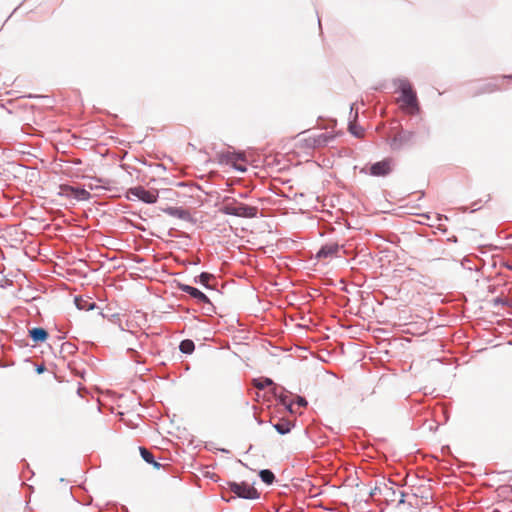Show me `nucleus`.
Listing matches in <instances>:
<instances>
[{
	"label": "nucleus",
	"instance_id": "1",
	"mask_svg": "<svg viewBox=\"0 0 512 512\" xmlns=\"http://www.w3.org/2000/svg\"><path fill=\"white\" fill-rule=\"evenodd\" d=\"M395 85L401 92V96L398 99L401 109L411 115L417 114L420 108L416 93L410 82L407 79H397Z\"/></svg>",
	"mask_w": 512,
	"mask_h": 512
},
{
	"label": "nucleus",
	"instance_id": "2",
	"mask_svg": "<svg viewBox=\"0 0 512 512\" xmlns=\"http://www.w3.org/2000/svg\"><path fill=\"white\" fill-rule=\"evenodd\" d=\"M219 212L225 215H232L244 218H254L257 216L258 208L237 201L232 197H225L219 207Z\"/></svg>",
	"mask_w": 512,
	"mask_h": 512
},
{
	"label": "nucleus",
	"instance_id": "3",
	"mask_svg": "<svg viewBox=\"0 0 512 512\" xmlns=\"http://www.w3.org/2000/svg\"><path fill=\"white\" fill-rule=\"evenodd\" d=\"M254 385L258 389H264L265 387L272 386L271 391H272L273 395L279 399L281 404H283L290 411H292L293 402H291L288 399V396L284 394V392H286V390L283 387L274 384L272 379H270V378L255 379Z\"/></svg>",
	"mask_w": 512,
	"mask_h": 512
},
{
	"label": "nucleus",
	"instance_id": "4",
	"mask_svg": "<svg viewBox=\"0 0 512 512\" xmlns=\"http://www.w3.org/2000/svg\"><path fill=\"white\" fill-rule=\"evenodd\" d=\"M228 488L235 494L236 497L254 500L260 497V493L247 482H234L230 481L227 483Z\"/></svg>",
	"mask_w": 512,
	"mask_h": 512
},
{
	"label": "nucleus",
	"instance_id": "5",
	"mask_svg": "<svg viewBox=\"0 0 512 512\" xmlns=\"http://www.w3.org/2000/svg\"><path fill=\"white\" fill-rule=\"evenodd\" d=\"M129 198H137L138 200L147 203L154 204L158 199V191L155 189L147 190L142 186L130 188L128 190Z\"/></svg>",
	"mask_w": 512,
	"mask_h": 512
},
{
	"label": "nucleus",
	"instance_id": "6",
	"mask_svg": "<svg viewBox=\"0 0 512 512\" xmlns=\"http://www.w3.org/2000/svg\"><path fill=\"white\" fill-rule=\"evenodd\" d=\"M415 137V133L408 130H401L394 135L390 141V147L392 150H400L403 147L412 144Z\"/></svg>",
	"mask_w": 512,
	"mask_h": 512
},
{
	"label": "nucleus",
	"instance_id": "7",
	"mask_svg": "<svg viewBox=\"0 0 512 512\" xmlns=\"http://www.w3.org/2000/svg\"><path fill=\"white\" fill-rule=\"evenodd\" d=\"M370 174L372 176H386L392 170V160L384 159L382 161L376 162L370 166Z\"/></svg>",
	"mask_w": 512,
	"mask_h": 512
},
{
	"label": "nucleus",
	"instance_id": "8",
	"mask_svg": "<svg viewBox=\"0 0 512 512\" xmlns=\"http://www.w3.org/2000/svg\"><path fill=\"white\" fill-rule=\"evenodd\" d=\"M350 116L353 118L349 121V132L357 138H361L364 135V130L362 127L357 125L356 120L358 118V108H356V104H352L350 107Z\"/></svg>",
	"mask_w": 512,
	"mask_h": 512
},
{
	"label": "nucleus",
	"instance_id": "9",
	"mask_svg": "<svg viewBox=\"0 0 512 512\" xmlns=\"http://www.w3.org/2000/svg\"><path fill=\"white\" fill-rule=\"evenodd\" d=\"M180 290L189 294L200 303L211 304L209 298L202 291L193 286L182 284L180 285Z\"/></svg>",
	"mask_w": 512,
	"mask_h": 512
},
{
	"label": "nucleus",
	"instance_id": "10",
	"mask_svg": "<svg viewBox=\"0 0 512 512\" xmlns=\"http://www.w3.org/2000/svg\"><path fill=\"white\" fill-rule=\"evenodd\" d=\"M340 249V246L337 243H329L323 245L320 250L317 252L316 257L318 259H326L335 256Z\"/></svg>",
	"mask_w": 512,
	"mask_h": 512
},
{
	"label": "nucleus",
	"instance_id": "11",
	"mask_svg": "<svg viewBox=\"0 0 512 512\" xmlns=\"http://www.w3.org/2000/svg\"><path fill=\"white\" fill-rule=\"evenodd\" d=\"M164 212L167 215H170L172 217L184 220V221H190L191 220V214L188 210L183 209L182 207H167L164 209Z\"/></svg>",
	"mask_w": 512,
	"mask_h": 512
},
{
	"label": "nucleus",
	"instance_id": "12",
	"mask_svg": "<svg viewBox=\"0 0 512 512\" xmlns=\"http://www.w3.org/2000/svg\"><path fill=\"white\" fill-rule=\"evenodd\" d=\"M29 336L35 343H38L44 342L48 337V333L44 328L35 327L29 330Z\"/></svg>",
	"mask_w": 512,
	"mask_h": 512
},
{
	"label": "nucleus",
	"instance_id": "13",
	"mask_svg": "<svg viewBox=\"0 0 512 512\" xmlns=\"http://www.w3.org/2000/svg\"><path fill=\"white\" fill-rule=\"evenodd\" d=\"M140 454L144 461L152 464L154 467L159 468L160 464L154 460L153 454L146 448L140 447Z\"/></svg>",
	"mask_w": 512,
	"mask_h": 512
},
{
	"label": "nucleus",
	"instance_id": "14",
	"mask_svg": "<svg viewBox=\"0 0 512 512\" xmlns=\"http://www.w3.org/2000/svg\"><path fill=\"white\" fill-rule=\"evenodd\" d=\"M260 479L267 485H271L275 481L274 473L269 469H263L259 472Z\"/></svg>",
	"mask_w": 512,
	"mask_h": 512
},
{
	"label": "nucleus",
	"instance_id": "15",
	"mask_svg": "<svg viewBox=\"0 0 512 512\" xmlns=\"http://www.w3.org/2000/svg\"><path fill=\"white\" fill-rule=\"evenodd\" d=\"M179 349L184 354H191L195 349V344L190 339H185L180 342Z\"/></svg>",
	"mask_w": 512,
	"mask_h": 512
},
{
	"label": "nucleus",
	"instance_id": "16",
	"mask_svg": "<svg viewBox=\"0 0 512 512\" xmlns=\"http://www.w3.org/2000/svg\"><path fill=\"white\" fill-rule=\"evenodd\" d=\"M75 304L80 310H92L95 308L96 304L94 302H89L83 299L75 298Z\"/></svg>",
	"mask_w": 512,
	"mask_h": 512
},
{
	"label": "nucleus",
	"instance_id": "17",
	"mask_svg": "<svg viewBox=\"0 0 512 512\" xmlns=\"http://www.w3.org/2000/svg\"><path fill=\"white\" fill-rule=\"evenodd\" d=\"M213 278V276L207 272H202L198 277L195 278L196 283H200L206 288H209V281Z\"/></svg>",
	"mask_w": 512,
	"mask_h": 512
},
{
	"label": "nucleus",
	"instance_id": "18",
	"mask_svg": "<svg viewBox=\"0 0 512 512\" xmlns=\"http://www.w3.org/2000/svg\"><path fill=\"white\" fill-rule=\"evenodd\" d=\"M274 428L279 434L285 435L290 432L291 425L289 422H278L274 425Z\"/></svg>",
	"mask_w": 512,
	"mask_h": 512
},
{
	"label": "nucleus",
	"instance_id": "19",
	"mask_svg": "<svg viewBox=\"0 0 512 512\" xmlns=\"http://www.w3.org/2000/svg\"><path fill=\"white\" fill-rule=\"evenodd\" d=\"M70 190L74 193V196L78 200H87L90 197V194L85 189L73 188L70 187Z\"/></svg>",
	"mask_w": 512,
	"mask_h": 512
},
{
	"label": "nucleus",
	"instance_id": "20",
	"mask_svg": "<svg viewBox=\"0 0 512 512\" xmlns=\"http://www.w3.org/2000/svg\"><path fill=\"white\" fill-rule=\"evenodd\" d=\"M295 403L299 406V407H306L308 402L307 400L302 397V396H296L295 398Z\"/></svg>",
	"mask_w": 512,
	"mask_h": 512
},
{
	"label": "nucleus",
	"instance_id": "21",
	"mask_svg": "<svg viewBox=\"0 0 512 512\" xmlns=\"http://www.w3.org/2000/svg\"><path fill=\"white\" fill-rule=\"evenodd\" d=\"M497 88V85L494 83V82H489L487 84H485V87L483 88V92H492L494 90H496Z\"/></svg>",
	"mask_w": 512,
	"mask_h": 512
},
{
	"label": "nucleus",
	"instance_id": "22",
	"mask_svg": "<svg viewBox=\"0 0 512 512\" xmlns=\"http://www.w3.org/2000/svg\"><path fill=\"white\" fill-rule=\"evenodd\" d=\"M128 353L131 354V359H133L135 362L139 363L140 362V359H139V356H138V352L134 349V348H128Z\"/></svg>",
	"mask_w": 512,
	"mask_h": 512
},
{
	"label": "nucleus",
	"instance_id": "23",
	"mask_svg": "<svg viewBox=\"0 0 512 512\" xmlns=\"http://www.w3.org/2000/svg\"><path fill=\"white\" fill-rule=\"evenodd\" d=\"M400 497H399V500H398V503L399 504H404L405 503V493L403 491H398Z\"/></svg>",
	"mask_w": 512,
	"mask_h": 512
},
{
	"label": "nucleus",
	"instance_id": "24",
	"mask_svg": "<svg viewBox=\"0 0 512 512\" xmlns=\"http://www.w3.org/2000/svg\"><path fill=\"white\" fill-rule=\"evenodd\" d=\"M239 160V159H242L241 155L240 154H237V155H232L229 160L232 162L233 160Z\"/></svg>",
	"mask_w": 512,
	"mask_h": 512
},
{
	"label": "nucleus",
	"instance_id": "25",
	"mask_svg": "<svg viewBox=\"0 0 512 512\" xmlns=\"http://www.w3.org/2000/svg\"><path fill=\"white\" fill-rule=\"evenodd\" d=\"M234 166H235V168H236V169H238V170H240V171H242V172L246 171V168H245V167H242V166H240V165H236V164H234Z\"/></svg>",
	"mask_w": 512,
	"mask_h": 512
},
{
	"label": "nucleus",
	"instance_id": "26",
	"mask_svg": "<svg viewBox=\"0 0 512 512\" xmlns=\"http://www.w3.org/2000/svg\"><path fill=\"white\" fill-rule=\"evenodd\" d=\"M390 490H391L392 495H395L397 493V491L392 488H390Z\"/></svg>",
	"mask_w": 512,
	"mask_h": 512
},
{
	"label": "nucleus",
	"instance_id": "27",
	"mask_svg": "<svg viewBox=\"0 0 512 512\" xmlns=\"http://www.w3.org/2000/svg\"><path fill=\"white\" fill-rule=\"evenodd\" d=\"M235 497H231V498H228L226 499L227 502H230L232 499H234Z\"/></svg>",
	"mask_w": 512,
	"mask_h": 512
}]
</instances>
